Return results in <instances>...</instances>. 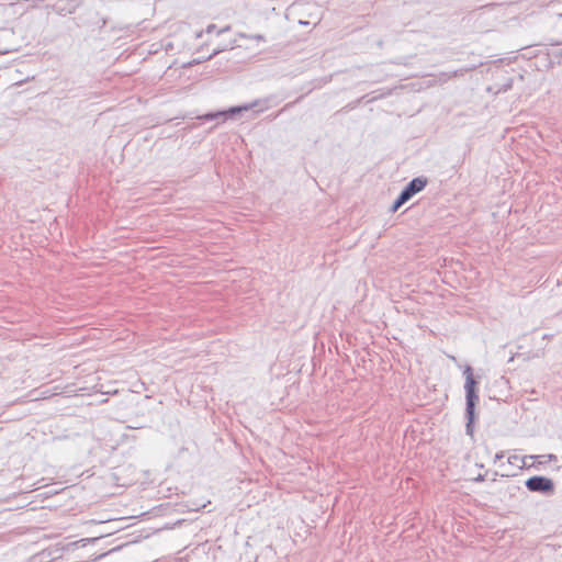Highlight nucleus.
Returning a JSON list of instances; mask_svg holds the SVG:
<instances>
[{"mask_svg":"<svg viewBox=\"0 0 562 562\" xmlns=\"http://www.w3.org/2000/svg\"><path fill=\"white\" fill-rule=\"evenodd\" d=\"M463 374L465 376V383H464V390H465V400H467V407H465V415L468 418V423L465 426L467 434L472 436L473 435V423L475 419V405L479 401V396L476 394V380L473 376V371L470 366H467Z\"/></svg>","mask_w":562,"mask_h":562,"instance_id":"f257e3e1","label":"nucleus"},{"mask_svg":"<svg viewBox=\"0 0 562 562\" xmlns=\"http://www.w3.org/2000/svg\"><path fill=\"white\" fill-rule=\"evenodd\" d=\"M216 29L215 24H210L207 25V27L205 29V32L207 34L212 33L214 30Z\"/></svg>","mask_w":562,"mask_h":562,"instance_id":"9d476101","label":"nucleus"},{"mask_svg":"<svg viewBox=\"0 0 562 562\" xmlns=\"http://www.w3.org/2000/svg\"><path fill=\"white\" fill-rule=\"evenodd\" d=\"M79 4L78 0H58L52 5V9L59 15H67L72 14Z\"/></svg>","mask_w":562,"mask_h":562,"instance_id":"20e7f679","label":"nucleus"},{"mask_svg":"<svg viewBox=\"0 0 562 562\" xmlns=\"http://www.w3.org/2000/svg\"><path fill=\"white\" fill-rule=\"evenodd\" d=\"M538 459L539 464H543L553 460H557L554 454L535 456V460Z\"/></svg>","mask_w":562,"mask_h":562,"instance_id":"6e6552de","label":"nucleus"},{"mask_svg":"<svg viewBox=\"0 0 562 562\" xmlns=\"http://www.w3.org/2000/svg\"><path fill=\"white\" fill-rule=\"evenodd\" d=\"M552 338V335H543L542 339H551Z\"/></svg>","mask_w":562,"mask_h":562,"instance_id":"4468645a","label":"nucleus"},{"mask_svg":"<svg viewBox=\"0 0 562 562\" xmlns=\"http://www.w3.org/2000/svg\"><path fill=\"white\" fill-rule=\"evenodd\" d=\"M528 460L535 461V456L519 457V456H510L508 457V463L515 465L519 469L525 467H535V462L528 463Z\"/></svg>","mask_w":562,"mask_h":562,"instance_id":"423d86ee","label":"nucleus"},{"mask_svg":"<svg viewBox=\"0 0 562 562\" xmlns=\"http://www.w3.org/2000/svg\"><path fill=\"white\" fill-rule=\"evenodd\" d=\"M225 48H217L214 50V53L210 56V58L213 56V55H216L218 54L220 52H223Z\"/></svg>","mask_w":562,"mask_h":562,"instance_id":"ddd939ff","label":"nucleus"},{"mask_svg":"<svg viewBox=\"0 0 562 562\" xmlns=\"http://www.w3.org/2000/svg\"><path fill=\"white\" fill-rule=\"evenodd\" d=\"M241 37H246V38H252V40H257V41H263L265 37L260 34H256V35H245V34H240Z\"/></svg>","mask_w":562,"mask_h":562,"instance_id":"1a4fd4ad","label":"nucleus"},{"mask_svg":"<svg viewBox=\"0 0 562 562\" xmlns=\"http://www.w3.org/2000/svg\"><path fill=\"white\" fill-rule=\"evenodd\" d=\"M526 487L531 492L551 494L554 491L552 480L544 476H532L526 481Z\"/></svg>","mask_w":562,"mask_h":562,"instance_id":"7ed1b4c3","label":"nucleus"},{"mask_svg":"<svg viewBox=\"0 0 562 562\" xmlns=\"http://www.w3.org/2000/svg\"><path fill=\"white\" fill-rule=\"evenodd\" d=\"M503 458H504V453H503V452L496 453V454H495V462H496L497 460L503 459Z\"/></svg>","mask_w":562,"mask_h":562,"instance_id":"f8f14e48","label":"nucleus"},{"mask_svg":"<svg viewBox=\"0 0 562 562\" xmlns=\"http://www.w3.org/2000/svg\"><path fill=\"white\" fill-rule=\"evenodd\" d=\"M476 481H483V476L482 475H479Z\"/></svg>","mask_w":562,"mask_h":562,"instance_id":"dca6fc26","label":"nucleus"},{"mask_svg":"<svg viewBox=\"0 0 562 562\" xmlns=\"http://www.w3.org/2000/svg\"><path fill=\"white\" fill-rule=\"evenodd\" d=\"M247 110H249V106H236V108L229 109L228 111H220V112H215V113H207V114L201 116V119L206 120V121H211V120H215V119L222 117L223 120H225L227 117H233L235 114H237V113H239L241 111H247Z\"/></svg>","mask_w":562,"mask_h":562,"instance_id":"39448f33","label":"nucleus"},{"mask_svg":"<svg viewBox=\"0 0 562 562\" xmlns=\"http://www.w3.org/2000/svg\"><path fill=\"white\" fill-rule=\"evenodd\" d=\"M229 30H231V26H229V25H227V26H225V27H223V29L218 30L217 34H222V33H224V32H228Z\"/></svg>","mask_w":562,"mask_h":562,"instance_id":"9b49d317","label":"nucleus"},{"mask_svg":"<svg viewBox=\"0 0 562 562\" xmlns=\"http://www.w3.org/2000/svg\"><path fill=\"white\" fill-rule=\"evenodd\" d=\"M465 71H467L465 69H458L453 72H441L438 76V82L445 83L454 77L463 76L465 74Z\"/></svg>","mask_w":562,"mask_h":562,"instance_id":"0eeeda50","label":"nucleus"},{"mask_svg":"<svg viewBox=\"0 0 562 562\" xmlns=\"http://www.w3.org/2000/svg\"><path fill=\"white\" fill-rule=\"evenodd\" d=\"M427 184V179L424 177L414 178L400 193L395 202L393 203L391 211L396 212L404 203H406L412 196L420 192Z\"/></svg>","mask_w":562,"mask_h":562,"instance_id":"f03ea898","label":"nucleus"},{"mask_svg":"<svg viewBox=\"0 0 562 562\" xmlns=\"http://www.w3.org/2000/svg\"><path fill=\"white\" fill-rule=\"evenodd\" d=\"M202 36V31L196 33V38H200Z\"/></svg>","mask_w":562,"mask_h":562,"instance_id":"2eb2a0df","label":"nucleus"}]
</instances>
